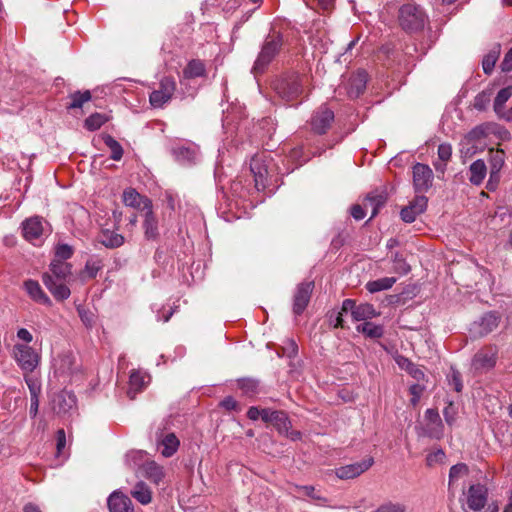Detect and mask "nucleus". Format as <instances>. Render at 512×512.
Here are the masks:
<instances>
[{"label": "nucleus", "instance_id": "f257e3e1", "mask_svg": "<svg viewBox=\"0 0 512 512\" xmlns=\"http://www.w3.org/2000/svg\"><path fill=\"white\" fill-rule=\"evenodd\" d=\"M72 276V265L66 261L53 259L49 270L42 274V282L57 301H64L71 295L68 283Z\"/></svg>", "mask_w": 512, "mask_h": 512}, {"label": "nucleus", "instance_id": "f03ea898", "mask_svg": "<svg viewBox=\"0 0 512 512\" xmlns=\"http://www.w3.org/2000/svg\"><path fill=\"white\" fill-rule=\"evenodd\" d=\"M308 85L309 77L307 75L288 73L276 79L273 88L281 100L294 105L301 102Z\"/></svg>", "mask_w": 512, "mask_h": 512}, {"label": "nucleus", "instance_id": "7ed1b4c3", "mask_svg": "<svg viewBox=\"0 0 512 512\" xmlns=\"http://www.w3.org/2000/svg\"><path fill=\"white\" fill-rule=\"evenodd\" d=\"M276 168L270 154L260 152L255 154L250 161V171L254 178V187L257 191L264 190L268 186L269 179Z\"/></svg>", "mask_w": 512, "mask_h": 512}, {"label": "nucleus", "instance_id": "20e7f679", "mask_svg": "<svg viewBox=\"0 0 512 512\" xmlns=\"http://www.w3.org/2000/svg\"><path fill=\"white\" fill-rule=\"evenodd\" d=\"M491 127L489 124H481L474 127L468 132L460 143V152L462 157L470 158L475 155L482 148L480 145L482 141L490 134Z\"/></svg>", "mask_w": 512, "mask_h": 512}, {"label": "nucleus", "instance_id": "39448f33", "mask_svg": "<svg viewBox=\"0 0 512 512\" xmlns=\"http://www.w3.org/2000/svg\"><path fill=\"white\" fill-rule=\"evenodd\" d=\"M399 23L406 31H419L425 26L426 16L419 6L406 4L400 8Z\"/></svg>", "mask_w": 512, "mask_h": 512}, {"label": "nucleus", "instance_id": "423d86ee", "mask_svg": "<svg viewBox=\"0 0 512 512\" xmlns=\"http://www.w3.org/2000/svg\"><path fill=\"white\" fill-rule=\"evenodd\" d=\"M463 509L464 511H481L487 504L488 489L482 484H472L468 487L467 491L463 493Z\"/></svg>", "mask_w": 512, "mask_h": 512}, {"label": "nucleus", "instance_id": "0eeeda50", "mask_svg": "<svg viewBox=\"0 0 512 512\" xmlns=\"http://www.w3.org/2000/svg\"><path fill=\"white\" fill-rule=\"evenodd\" d=\"M281 45L282 41L279 36L268 37L254 63L252 72L255 74L262 73L278 53Z\"/></svg>", "mask_w": 512, "mask_h": 512}, {"label": "nucleus", "instance_id": "6e6552de", "mask_svg": "<svg viewBox=\"0 0 512 512\" xmlns=\"http://www.w3.org/2000/svg\"><path fill=\"white\" fill-rule=\"evenodd\" d=\"M176 90V82L171 77H163L157 89L152 91L149 96V102L154 108H162L168 103Z\"/></svg>", "mask_w": 512, "mask_h": 512}, {"label": "nucleus", "instance_id": "1a4fd4ad", "mask_svg": "<svg viewBox=\"0 0 512 512\" xmlns=\"http://www.w3.org/2000/svg\"><path fill=\"white\" fill-rule=\"evenodd\" d=\"M13 356L25 373L32 372L39 364L38 353L27 344L14 345Z\"/></svg>", "mask_w": 512, "mask_h": 512}, {"label": "nucleus", "instance_id": "9d476101", "mask_svg": "<svg viewBox=\"0 0 512 512\" xmlns=\"http://www.w3.org/2000/svg\"><path fill=\"white\" fill-rule=\"evenodd\" d=\"M342 311L351 312L355 321H365L377 316V313L372 304L362 303L356 305L355 301L352 299H346L343 301Z\"/></svg>", "mask_w": 512, "mask_h": 512}, {"label": "nucleus", "instance_id": "9b49d317", "mask_svg": "<svg viewBox=\"0 0 512 512\" xmlns=\"http://www.w3.org/2000/svg\"><path fill=\"white\" fill-rule=\"evenodd\" d=\"M433 171L426 164L417 163L413 166V185L417 193L426 192L432 185Z\"/></svg>", "mask_w": 512, "mask_h": 512}, {"label": "nucleus", "instance_id": "f8f14e48", "mask_svg": "<svg viewBox=\"0 0 512 512\" xmlns=\"http://www.w3.org/2000/svg\"><path fill=\"white\" fill-rule=\"evenodd\" d=\"M313 289L314 283L312 281L302 282L297 286L293 297V312L296 315H300L306 309Z\"/></svg>", "mask_w": 512, "mask_h": 512}, {"label": "nucleus", "instance_id": "ddd939ff", "mask_svg": "<svg viewBox=\"0 0 512 512\" xmlns=\"http://www.w3.org/2000/svg\"><path fill=\"white\" fill-rule=\"evenodd\" d=\"M334 120V113L326 106L319 107L312 115L311 127L317 134H324Z\"/></svg>", "mask_w": 512, "mask_h": 512}, {"label": "nucleus", "instance_id": "4468645a", "mask_svg": "<svg viewBox=\"0 0 512 512\" xmlns=\"http://www.w3.org/2000/svg\"><path fill=\"white\" fill-rule=\"evenodd\" d=\"M497 350L494 347H488L479 350L473 357L472 366L476 371H485L492 369L496 364Z\"/></svg>", "mask_w": 512, "mask_h": 512}, {"label": "nucleus", "instance_id": "2eb2a0df", "mask_svg": "<svg viewBox=\"0 0 512 512\" xmlns=\"http://www.w3.org/2000/svg\"><path fill=\"white\" fill-rule=\"evenodd\" d=\"M51 406L56 414H66L76 406V397L72 392L62 390L53 396Z\"/></svg>", "mask_w": 512, "mask_h": 512}, {"label": "nucleus", "instance_id": "dca6fc26", "mask_svg": "<svg viewBox=\"0 0 512 512\" xmlns=\"http://www.w3.org/2000/svg\"><path fill=\"white\" fill-rule=\"evenodd\" d=\"M427 202L428 199L424 195L415 196L409 205L402 208L400 212L401 219L406 223H412L418 215L425 211Z\"/></svg>", "mask_w": 512, "mask_h": 512}, {"label": "nucleus", "instance_id": "f3484780", "mask_svg": "<svg viewBox=\"0 0 512 512\" xmlns=\"http://www.w3.org/2000/svg\"><path fill=\"white\" fill-rule=\"evenodd\" d=\"M373 464V459L368 458L361 462L342 466L335 470V474L339 479L347 480L358 477L367 471Z\"/></svg>", "mask_w": 512, "mask_h": 512}, {"label": "nucleus", "instance_id": "a211bd4d", "mask_svg": "<svg viewBox=\"0 0 512 512\" xmlns=\"http://www.w3.org/2000/svg\"><path fill=\"white\" fill-rule=\"evenodd\" d=\"M22 233L23 237L31 243L36 244L37 242H40L43 234V223L41 218L31 217L26 219L22 223Z\"/></svg>", "mask_w": 512, "mask_h": 512}, {"label": "nucleus", "instance_id": "6ab92c4d", "mask_svg": "<svg viewBox=\"0 0 512 512\" xmlns=\"http://www.w3.org/2000/svg\"><path fill=\"white\" fill-rule=\"evenodd\" d=\"M23 288L30 299L34 302L44 306L52 305L51 299L44 292L38 281L33 279L25 280L23 283Z\"/></svg>", "mask_w": 512, "mask_h": 512}, {"label": "nucleus", "instance_id": "aec40b11", "mask_svg": "<svg viewBox=\"0 0 512 512\" xmlns=\"http://www.w3.org/2000/svg\"><path fill=\"white\" fill-rule=\"evenodd\" d=\"M263 421L275 426L279 433H288L291 423L283 411L264 409Z\"/></svg>", "mask_w": 512, "mask_h": 512}, {"label": "nucleus", "instance_id": "412c9836", "mask_svg": "<svg viewBox=\"0 0 512 512\" xmlns=\"http://www.w3.org/2000/svg\"><path fill=\"white\" fill-rule=\"evenodd\" d=\"M123 202L126 206L135 208L141 212L152 208V201L139 194L135 189L129 188L123 192Z\"/></svg>", "mask_w": 512, "mask_h": 512}, {"label": "nucleus", "instance_id": "4be33fe9", "mask_svg": "<svg viewBox=\"0 0 512 512\" xmlns=\"http://www.w3.org/2000/svg\"><path fill=\"white\" fill-rule=\"evenodd\" d=\"M108 507L110 512H133V504L131 499L121 493L113 492L108 498Z\"/></svg>", "mask_w": 512, "mask_h": 512}, {"label": "nucleus", "instance_id": "5701e85b", "mask_svg": "<svg viewBox=\"0 0 512 512\" xmlns=\"http://www.w3.org/2000/svg\"><path fill=\"white\" fill-rule=\"evenodd\" d=\"M179 445V439L174 433H168L158 438V449L162 456L166 458L173 456L177 452Z\"/></svg>", "mask_w": 512, "mask_h": 512}, {"label": "nucleus", "instance_id": "b1692460", "mask_svg": "<svg viewBox=\"0 0 512 512\" xmlns=\"http://www.w3.org/2000/svg\"><path fill=\"white\" fill-rule=\"evenodd\" d=\"M149 382V376L141 371H133L129 377V389L127 394L134 399L136 394L142 391Z\"/></svg>", "mask_w": 512, "mask_h": 512}, {"label": "nucleus", "instance_id": "393cba45", "mask_svg": "<svg viewBox=\"0 0 512 512\" xmlns=\"http://www.w3.org/2000/svg\"><path fill=\"white\" fill-rule=\"evenodd\" d=\"M103 268V263L98 258H90L86 261L84 268L79 272L78 277L82 283L94 279Z\"/></svg>", "mask_w": 512, "mask_h": 512}, {"label": "nucleus", "instance_id": "a878e982", "mask_svg": "<svg viewBox=\"0 0 512 512\" xmlns=\"http://www.w3.org/2000/svg\"><path fill=\"white\" fill-rule=\"evenodd\" d=\"M387 197L383 192H371L364 199V207L371 210V218L375 217L379 209L386 203Z\"/></svg>", "mask_w": 512, "mask_h": 512}, {"label": "nucleus", "instance_id": "bb28decb", "mask_svg": "<svg viewBox=\"0 0 512 512\" xmlns=\"http://www.w3.org/2000/svg\"><path fill=\"white\" fill-rule=\"evenodd\" d=\"M143 228L145 236L148 239H154L158 235V221L153 213L152 208L145 209L144 211Z\"/></svg>", "mask_w": 512, "mask_h": 512}, {"label": "nucleus", "instance_id": "cd10ccee", "mask_svg": "<svg viewBox=\"0 0 512 512\" xmlns=\"http://www.w3.org/2000/svg\"><path fill=\"white\" fill-rule=\"evenodd\" d=\"M366 88V73L364 71L358 72L357 75L350 79L348 95L351 98H357L364 92Z\"/></svg>", "mask_w": 512, "mask_h": 512}, {"label": "nucleus", "instance_id": "c85d7f7f", "mask_svg": "<svg viewBox=\"0 0 512 512\" xmlns=\"http://www.w3.org/2000/svg\"><path fill=\"white\" fill-rule=\"evenodd\" d=\"M143 473L155 484H159L165 476L163 467L157 464L155 461H147L143 465Z\"/></svg>", "mask_w": 512, "mask_h": 512}, {"label": "nucleus", "instance_id": "c756f323", "mask_svg": "<svg viewBox=\"0 0 512 512\" xmlns=\"http://www.w3.org/2000/svg\"><path fill=\"white\" fill-rule=\"evenodd\" d=\"M131 496L142 505H147L152 501V491L149 486L142 481L136 483L131 490Z\"/></svg>", "mask_w": 512, "mask_h": 512}, {"label": "nucleus", "instance_id": "7c9ffc66", "mask_svg": "<svg viewBox=\"0 0 512 512\" xmlns=\"http://www.w3.org/2000/svg\"><path fill=\"white\" fill-rule=\"evenodd\" d=\"M469 171L470 182L474 185H480L483 182L487 173L486 164L483 160L478 159L470 165Z\"/></svg>", "mask_w": 512, "mask_h": 512}, {"label": "nucleus", "instance_id": "2f4dec72", "mask_svg": "<svg viewBox=\"0 0 512 512\" xmlns=\"http://www.w3.org/2000/svg\"><path fill=\"white\" fill-rule=\"evenodd\" d=\"M396 362L401 369L407 371L417 381H421L425 378L423 370L408 358L400 356L396 359Z\"/></svg>", "mask_w": 512, "mask_h": 512}, {"label": "nucleus", "instance_id": "473e14b6", "mask_svg": "<svg viewBox=\"0 0 512 512\" xmlns=\"http://www.w3.org/2000/svg\"><path fill=\"white\" fill-rule=\"evenodd\" d=\"M512 96V85H509L503 89H501L494 100V111L501 118L502 114L505 112V103Z\"/></svg>", "mask_w": 512, "mask_h": 512}, {"label": "nucleus", "instance_id": "72a5a7b5", "mask_svg": "<svg viewBox=\"0 0 512 512\" xmlns=\"http://www.w3.org/2000/svg\"><path fill=\"white\" fill-rule=\"evenodd\" d=\"M100 242L107 248H117L124 244V237L111 230H104L100 235Z\"/></svg>", "mask_w": 512, "mask_h": 512}, {"label": "nucleus", "instance_id": "f704fd0d", "mask_svg": "<svg viewBox=\"0 0 512 512\" xmlns=\"http://www.w3.org/2000/svg\"><path fill=\"white\" fill-rule=\"evenodd\" d=\"M206 69L203 61L191 60L183 70V75L187 79L202 77L205 75Z\"/></svg>", "mask_w": 512, "mask_h": 512}, {"label": "nucleus", "instance_id": "c9c22d12", "mask_svg": "<svg viewBox=\"0 0 512 512\" xmlns=\"http://www.w3.org/2000/svg\"><path fill=\"white\" fill-rule=\"evenodd\" d=\"M438 158L439 162L434 163V167L437 171L444 172L446 164L450 161L452 156V146L449 143H442L438 146Z\"/></svg>", "mask_w": 512, "mask_h": 512}, {"label": "nucleus", "instance_id": "e433bc0d", "mask_svg": "<svg viewBox=\"0 0 512 512\" xmlns=\"http://www.w3.org/2000/svg\"><path fill=\"white\" fill-rule=\"evenodd\" d=\"M396 282L395 277H384L377 280L369 281L366 284V289L370 293H376L379 291L390 289Z\"/></svg>", "mask_w": 512, "mask_h": 512}, {"label": "nucleus", "instance_id": "4c0bfd02", "mask_svg": "<svg viewBox=\"0 0 512 512\" xmlns=\"http://www.w3.org/2000/svg\"><path fill=\"white\" fill-rule=\"evenodd\" d=\"M500 322V317L495 312L486 313L480 321L481 333L488 334L495 330Z\"/></svg>", "mask_w": 512, "mask_h": 512}, {"label": "nucleus", "instance_id": "58836bf2", "mask_svg": "<svg viewBox=\"0 0 512 512\" xmlns=\"http://www.w3.org/2000/svg\"><path fill=\"white\" fill-rule=\"evenodd\" d=\"M109 121V117L103 113H93L84 121V127L89 131H96L100 129L106 122Z\"/></svg>", "mask_w": 512, "mask_h": 512}, {"label": "nucleus", "instance_id": "ea45409f", "mask_svg": "<svg viewBox=\"0 0 512 512\" xmlns=\"http://www.w3.org/2000/svg\"><path fill=\"white\" fill-rule=\"evenodd\" d=\"M173 153L176 159L183 164L193 163L197 158V152L194 148L180 146L175 148Z\"/></svg>", "mask_w": 512, "mask_h": 512}, {"label": "nucleus", "instance_id": "a19ab883", "mask_svg": "<svg viewBox=\"0 0 512 512\" xmlns=\"http://www.w3.org/2000/svg\"><path fill=\"white\" fill-rule=\"evenodd\" d=\"M357 331L362 332L365 336L378 339L383 336L384 330L381 325H376L371 322H364L361 325L357 326Z\"/></svg>", "mask_w": 512, "mask_h": 512}, {"label": "nucleus", "instance_id": "79ce46f5", "mask_svg": "<svg viewBox=\"0 0 512 512\" xmlns=\"http://www.w3.org/2000/svg\"><path fill=\"white\" fill-rule=\"evenodd\" d=\"M103 140L105 145L111 150V159L119 161L123 156V148L120 143L110 135H106Z\"/></svg>", "mask_w": 512, "mask_h": 512}, {"label": "nucleus", "instance_id": "37998d69", "mask_svg": "<svg viewBox=\"0 0 512 512\" xmlns=\"http://www.w3.org/2000/svg\"><path fill=\"white\" fill-rule=\"evenodd\" d=\"M499 54H500V48L499 47H496L494 49H492L487 55H485V57L483 58V61H482V68H483V71L486 73V74H490L494 67H495V64L498 60V57H499Z\"/></svg>", "mask_w": 512, "mask_h": 512}, {"label": "nucleus", "instance_id": "c03bdc74", "mask_svg": "<svg viewBox=\"0 0 512 512\" xmlns=\"http://www.w3.org/2000/svg\"><path fill=\"white\" fill-rule=\"evenodd\" d=\"M491 177L498 174L504 165L505 154L503 150L490 151Z\"/></svg>", "mask_w": 512, "mask_h": 512}, {"label": "nucleus", "instance_id": "a18cd8bd", "mask_svg": "<svg viewBox=\"0 0 512 512\" xmlns=\"http://www.w3.org/2000/svg\"><path fill=\"white\" fill-rule=\"evenodd\" d=\"M238 387L243 394L252 397L259 392V384L253 379H241L238 381Z\"/></svg>", "mask_w": 512, "mask_h": 512}, {"label": "nucleus", "instance_id": "49530a36", "mask_svg": "<svg viewBox=\"0 0 512 512\" xmlns=\"http://www.w3.org/2000/svg\"><path fill=\"white\" fill-rule=\"evenodd\" d=\"M71 103L69 104V109L81 108L84 103L91 100V93L89 90L84 92L77 91L70 95Z\"/></svg>", "mask_w": 512, "mask_h": 512}, {"label": "nucleus", "instance_id": "de8ad7c7", "mask_svg": "<svg viewBox=\"0 0 512 512\" xmlns=\"http://www.w3.org/2000/svg\"><path fill=\"white\" fill-rule=\"evenodd\" d=\"M468 467L464 463L453 465L449 471V486H451L459 478L468 474Z\"/></svg>", "mask_w": 512, "mask_h": 512}, {"label": "nucleus", "instance_id": "09e8293b", "mask_svg": "<svg viewBox=\"0 0 512 512\" xmlns=\"http://www.w3.org/2000/svg\"><path fill=\"white\" fill-rule=\"evenodd\" d=\"M446 458L445 452L442 449H437L430 452L426 457V463L428 466H434L436 464L444 463Z\"/></svg>", "mask_w": 512, "mask_h": 512}, {"label": "nucleus", "instance_id": "8fccbe9b", "mask_svg": "<svg viewBox=\"0 0 512 512\" xmlns=\"http://www.w3.org/2000/svg\"><path fill=\"white\" fill-rule=\"evenodd\" d=\"M73 255V248L67 244H59L55 248V257L54 259H59L61 261H65L71 258Z\"/></svg>", "mask_w": 512, "mask_h": 512}, {"label": "nucleus", "instance_id": "3c124183", "mask_svg": "<svg viewBox=\"0 0 512 512\" xmlns=\"http://www.w3.org/2000/svg\"><path fill=\"white\" fill-rule=\"evenodd\" d=\"M492 91H483L479 93L474 99V107L481 111L484 110L490 102Z\"/></svg>", "mask_w": 512, "mask_h": 512}, {"label": "nucleus", "instance_id": "603ef678", "mask_svg": "<svg viewBox=\"0 0 512 512\" xmlns=\"http://www.w3.org/2000/svg\"><path fill=\"white\" fill-rule=\"evenodd\" d=\"M293 488H294L293 491L298 493L299 495H304V496L310 497L312 499H317V500L321 498L319 495L316 494L314 486H310V485H307V486L294 485Z\"/></svg>", "mask_w": 512, "mask_h": 512}, {"label": "nucleus", "instance_id": "864d4df0", "mask_svg": "<svg viewBox=\"0 0 512 512\" xmlns=\"http://www.w3.org/2000/svg\"><path fill=\"white\" fill-rule=\"evenodd\" d=\"M298 353V346L296 342L292 339H288L284 346H282V355L287 356L288 358H293Z\"/></svg>", "mask_w": 512, "mask_h": 512}, {"label": "nucleus", "instance_id": "5fc2aeb1", "mask_svg": "<svg viewBox=\"0 0 512 512\" xmlns=\"http://www.w3.org/2000/svg\"><path fill=\"white\" fill-rule=\"evenodd\" d=\"M424 389L425 387L421 384H413L410 386L409 392L412 396L410 402L413 406H416L419 403Z\"/></svg>", "mask_w": 512, "mask_h": 512}, {"label": "nucleus", "instance_id": "6e6d98bb", "mask_svg": "<svg viewBox=\"0 0 512 512\" xmlns=\"http://www.w3.org/2000/svg\"><path fill=\"white\" fill-rule=\"evenodd\" d=\"M25 382L30 391V397L39 396L41 393V386L39 382L32 377H25Z\"/></svg>", "mask_w": 512, "mask_h": 512}, {"label": "nucleus", "instance_id": "4d7b16f0", "mask_svg": "<svg viewBox=\"0 0 512 512\" xmlns=\"http://www.w3.org/2000/svg\"><path fill=\"white\" fill-rule=\"evenodd\" d=\"M368 209L364 207V203L362 205L356 204L351 208V215L356 220H362L366 216V212Z\"/></svg>", "mask_w": 512, "mask_h": 512}, {"label": "nucleus", "instance_id": "13d9d810", "mask_svg": "<svg viewBox=\"0 0 512 512\" xmlns=\"http://www.w3.org/2000/svg\"><path fill=\"white\" fill-rule=\"evenodd\" d=\"M501 69L504 72L512 71V47L505 54L504 59L501 62Z\"/></svg>", "mask_w": 512, "mask_h": 512}, {"label": "nucleus", "instance_id": "bf43d9fd", "mask_svg": "<svg viewBox=\"0 0 512 512\" xmlns=\"http://www.w3.org/2000/svg\"><path fill=\"white\" fill-rule=\"evenodd\" d=\"M263 414H264V409H259L257 407H250L247 412L248 418L253 421H255L259 418H261L263 420Z\"/></svg>", "mask_w": 512, "mask_h": 512}, {"label": "nucleus", "instance_id": "052dcab7", "mask_svg": "<svg viewBox=\"0 0 512 512\" xmlns=\"http://www.w3.org/2000/svg\"><path fill=\"white\" fill-rule=\"evenodd\" d=\"M30 409L29 413L32 418L36 417L39 409V396L30 397Z\"/></svg>", "mask_w": 512, "mask_h": 512}, {"label": "nucleus", "instance_id": "680f3d73", "mask_svg": "<svg viewBox=\"0 0 512 512\" xmlns=\"http://www.w3.org/2000/svg\"><path fill=\"white\" fill-rule=\"evenodd\" d=\"M66 444V436L63 429L57 431V451L61 453Z\"/></svg>", "mask_w": 512, "mask_h": 512}, {"label": "nucleus", "instance_id": "e2e57ef3", "mask_svg": "<svg viewBox=\"0 0 512 512\" xmlns=\"http://www.w3.org/2000/svg\"><path fill=\"white\" fill-rule=\"evenodd\" d=\"M17 337L26 343H30L33 340L32 334L25 328H21L17 331Z\"/></svg>", "mask_w": 512, "mask_h": 512}, {"label": "nucleus", "instance_id": "0e129e2a", "mask_svg": "<svg viewBox=\"0 0 512 512\" xmlns=\"http://www.w3.org/2000/svg\"><path fill=\"white\" fill-rule=\"evenodd\" d=\"M221 405L226 408L227 410H235L238 406L237 401L233 397H226L222 402Z\"/></svg>", "mask_w": 512, "mask_h": 512}, {"label": "nucleus", "instance_id": "69168bd1", "mask_svg": "<svg viewBox=\"0 0 512 512\" xmlns=\"http://www.w3.org/2000/svg\"><path fill=\"white\" fill-rule=\"evenodd\" d=\"M452 380L454 383V388L457 392H460L462 390V383L460 380V375L458 373H453Z\"/></svg>", "mask_w": 512, "mask_h": 512}, {"label": "nucleus", "instance_id": "338daca9", "mask_svg": "<svg viewBox=\"0 0 512 512\" xmlns=\"http://www.w3.org/2000/svg\"><path fill=\"white\" fill-rule=\"evenodd\" d=\"M397 264L399 265L397 268H395L396 270H401L402 273H407L410 268L409 266L406 264V262L404 261H398Z\"/></svg>", "mask_w": 512, "mask_h": 512}, {"label": "nucleus", "instance_id": "774afa93", "mask_svg": "<svg viewBox=\"0 0 512 512\" xmlns=\"http://www.w3.org/2000/svg\"><path fill=\"white\" fill-rule=\"evenodd\" d=\"M24 512H41V511L36 505L29 503L24 506Z\"/></svg>", "mask_w": 512, "mask_h": 512}]
</instances>
